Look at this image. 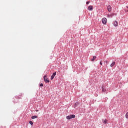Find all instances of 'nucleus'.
<instances>
[{"instance_id":"1","label":"nucleus","mask_w":128,"mask_h":128,"mask_svg":"<svg viewBox=\"0 0 128 128\" xmlns=\"http://www.w3.org/2000/svg\"><path fill=\"white\" fill-rule=\"evenodd\" d=\"M67 120H72V118H76V115H71L66 117Z\"/></svg>"},{"instance_id":"2","label":"nucleus","mask_w":128,"mask_h":128,"mask_svg":"<svg viewBox=\"0 0 128 128\" xmlns=\"http://www.w3.org/2000/svg\"><path fill=\"white\" fill-rule=\"evenodd\" d=\"M44 80L46 84L50 82V80H48V76H44Z\"/></svg>"},{"instance_id":"3","label":"nucleus","mask_w":128,"mask_h":128,"mask_svg":"<svg viewBox=\"0 0 128 128\" xmlns=\"http://www.w3.org/2000/svg\"><path fill=\"white\" fill-rule=\"evenodd\" d=\"M102 22L104 24H106V23L108 22V19L106 18H103L102 20Z\"/></svg>"},{"instance_id":"4","label":"nucleus","mask_w":128,"mask_h":128,"mask_svg":"<svg viewBox=\"0 0 128 128\" xmlns=\"http://www.w3.org/2000/svg\"><path fill=\"white\" fill-rule=\"evenodd\" d=\"M107 8H108V12H112V6H108Z\"/></svg>"},{"instance_id":"5","label":"nucleus","mask_w":128,"mask_h":128,"mask_svg":"<svg viewBox=\"0 0 128 128\" xmlns=\"http://www.w3.org/2000/svg\"><path fill=\"white\" fill-rule=\"evenodd\" d=\"M56 76V72L53 74L52 76L51 77V80H52L54 78V76Z\"/></svg>"},{"instance_id":"6","label":"nucleus","mask_w":128,"mask_h":128,"mask_svg":"<svg viewBox=\"0 0 128 128\" xmlns=\"http://www.w3.org/2000/svg\"><path fill=\"white\" fill-rule=\"evenodd\" d=\"M88 10H90V11H92L94 10V7L92 6H90L88 7Z\"/></svg>"},{"instance_id":"7","label":"nucleus","mask_w":128,"mask_h":128,"mask_svg":"<svg viewBox=\"0 0 128 128\" xmlns=\"http://www.w3.org/2000/svg\"><path fill=\"white\" fill-rule=\"evenodd\" d=\"M102 90L103 92H106V88H104V86H102Z\"/></svg>"},{"instance_id":"8","label":"nucleus","mask_w":128,"mask_h":128,"mask_svg":"<svg viewBox=\"0 0 128 128\" xmlns=\"http://www.w3.org/2000/svg\"><path fill=\"white\" fill-rule=\"evenodd\" d=\"M114 26H118V22L115 21L114 22Z\"/></svg>"},{"instance_id":"9","label":"nucleus","mask_w":128,"mask_h":128,"mask_svg":"<svg viewBox=\"0 0 128 128\" xmlns=\"http://www.w3.org/2000/svg\"><path fill=\"white\" fill-rule=\"evenodd\" d=\"M114 66H116V62H114L110 65V66H111V68H114Z\"/></svg>"},{"instance_id":"10","label":"nucleus","mask_w":128,"mask_h":128,"mask_svg":"<svg viewBox=\"0 0 128 128\" xmlns=\"http://www.w3.org/2000/svg\"><path fill=\"white\" fill-rule=\"evenodd\" d=\"M96 60V56H94L93 58L91 60L92 62H94Z\"/></svg>"},{"instance_id":"11","label":"nucleus","mask_w":128,"mask_h":128,"mask_svg":"<svg viewBox=\"0 0 128 128\" xmlns=\"http://www.w3.org/2000/svg\"><path fill=\"white\" fill-rule=\"evenodd\" d=\"M38 116H33L32 117V120H36V118H38Z\"/></svg>"},{"instance_id":"12","label":"nucleus","mask_w":128,"mask_h":128,"mask_svg":"<svg viewBox=\"0 0 128 128\" xmlns=\"http://www.w3.org/2000/svg\"><path fill=\"white\" fill-rule=\"evenodd\" d=\"M104 124H108V120H105L104 122Z\"/></svg>"},{"instance_id":"13","label":"nucleus","mask_w":128,"mask_h":128,"mask_svg":"<svg viewBox=\"0 0 128 128\" xmlns=\"http://www.w3.org/2000/svg\"><path fill=\"white\" fill-rule=\"evenodd\" d=\"M30 124H31V126H33L34 125V122H32V121L30 122Z\"/></svg>"},{"instance_id":"14","label":"nucleus","mask_w":128,"mask_h":128,"mask_svg":"<svg viewBox=\"0 0 128 128\" xmlns=\"http://www.w3.org/2000/svg\"><path fill=\"white\" fill-rule=\"evenodd\" d=\"M126 118H127L128 120V112L126 114Z\"/></svg>"},{"instance_id":"15","label":"nucleus","mask_w":128,"mask_h":128,"mask_svg":"<svg viewBox=\"0 0 128 128\" xmlns=\"http://www.w3.org/2000/svg\"><path fill=\"white\" fill-rule=\"evenodd\" d=\"M40 86H44V84H40Z\"/></svg>"},{"instance_id":"16","label":"nucleus","mask_w":128,"mask_h":128,"mask_svg":"<svg viewBox=\"0 0 128 128\" xmlns=\"http://www.w3.org/2000/svg\"><path fill=\"white\" fill-rule=\"evenodd\" d=\"M90 2H86V4H90Z\"/></svg>"},{"instance_id":"17","label":"nucleus","mask_w":128,"mask_h":128,"mask_svg":"<svg viewBox=\"0 0 128 128\" xmlns=\"http://www.w3.org/2000/svg\"><path fill=\"white\" fill-rule=\"evenodd\" d=\"M74 108H76V104H75V106H74Z\"/></svg>"},{"instance_id":"18","label":"nucleus","mask_w":128,"mask_h":128,"mask_svg":"<svg viewBox=\"0 0 128 128\" xmlns=\"http://www.w3.org/2000/svg\"><path fill=\"white\" fill-rule=\"evenodd\" d=\"M100 64L101 66H102V62H100Z\"/></svg>"},{"instance_id":"19","label":"nucleus","mask_w":128,"mask_h":128,"mask_svg":"<svg viewBox=\"0 0 128 128\" xmlns=\"http://www.w3.org/2000/svg\"><path fill=\"white\" fill-rule=\"evenodd\" d=\"M126 12H128V10H126Z\"/></svg>"},{"instance_id":"20","label":"nucleus","mask_w":128,"mask_h":128,"mask_svg":"<svg viewBox=\"0 0 128 128\" xmlns=\"http://www.w3.org/2000/svg\"><path fill=\"white\" fill-rule=\"evenodd\" d=\"M106 64H108V61L106 62Z\"/></svg>"},{"instance_id":"21","label":"nucleus","mask_w":128,"mask_h":128,"mask_svg":"<svg viewBox=\"0 0 128 128\" xmlns=\"http://www.w3.org/2000/svg\"><path fill=\"white\" fill-rule=\"evenodd\" d=\"M36 112H38V110H36Z\"/></svg>"},{"instance_id":"22","label":"nucleus","mask_w":128,"mask_h":128,"mask_svg":"<svg viewBox=\"0 0 128 128\" xmlns=\"http://www.w3.org/2000/svg\"><path fill=\"white\" fill-rule=\"evenodd\" d=\"M127 8H128V7L127 6Z\"/></svg>"}]
</instances>
